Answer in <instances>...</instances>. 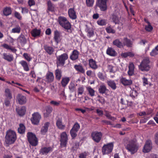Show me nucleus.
Returning <instances> with one entry per match:
<instances>
[{"label": "nucleus", "mask_w": 158, "mask_h": 158, "mask_svg": "<svg viewBox=\"0 0 158 158\" xmlns=\"http://www.w3.org/2000/svg\"><path fill=\"white\" fill-rule=\"evenodd\" d=\"M126 148L130 152L131 154L136 153L138 150V146L136 142L133 140H129L125 144Z\"/></svg>", "instance_id": "obj_1"}, {"label": "nucleus", "mask_w": 158, "mask_h": 158, "mask_svg": "<svg viewBox=\"0 0 158 158\" xmlns=\"http://www.w3.org/2000/svg\"><path fill=\"white\" fill-rule=\"evenodd\" d=\"M16 136L15 131L12 130H9L7 131L5 136V141L7 144L13 143L15 140Z\"/></svg>", "instance_id": "obj_2"}, {"label": "nucleus", "mask_w": 158, "mask_h": 158, "mask_svg": "<svg viewBox=\"0 0 158 158\" xmlns=\"http://www.w3.org/2000/svg\"><path fill=\"white\" fill-rule=\"evenodd\" d=\"M149 59L148 58H146L142 60L139 66V69L143 72L148 71L150 68L149 65Z\"/></svg>", "instance_id": "obj_3"}, {"label": "nucleus", "mask_w": 158, "mask_h": 158, "mask_svg": "<svg viewBox=\"0 0 158 158\" xmlns=\"http://www.w3.org/2000/svg\"><path fill=\"white\" fill-rule=\"evenodd\" d=\"M58 22L61 27L66 29L69 30L71 27L70 23L65 17L59 16L58 19Z\"/></svg>", "instance_id": "obj_4"}, {"label": "nucleus", "mask_w": 158, "mask_h": 158, "mask_svg": "<svg viewBox=\"0 0 158 158\" xmlns=\"http://www.w3.org/2000/svg\"><path fill=\"white\" fill-rule=\"evenodd\" d=\"M28 140L30 144L33 146H36L38 144V140L35 134L28 132L27 134Z\"/></svg>", "instance_id": "obj_5"}, {"label": "nucleus", "mask_w": 158, "mask_h": 158, "mask_svg": "<svg viewBox=\"0 0 158 158\" xmlns=\"http://www.w3.org/2000/svg\"><path fill=\"white\" fill-rule=\"evenodd\" d=\"M114 147V143L111 142L104 144L102 148V152L103 155L108 154L112 151Z\"/></svg>", "instance_id": "obj_6"}, {"label": "nucleus", "mask_w": 158, "mask_h": 158, "mask_svg": "<svg viewBox=\"0 0 158 158\" xmlns=\"http://www.w3.org/2000/svg\"><path fill=\"white\" fill-rule=\"evenodd\" d=\"M68 55L66 53H64L57 57L56 64L57 67L64 66L65 63V61L68 59Z\"/></svg>", "instance_id": "obj_7"}, {"label": "nucleus", "mask_w": 158, "mask_h": 158, "mask_svg": "<svg viewBox=\"0 0 158 158\" xmlns=\"http://www.w3.org/2000/svg\"><path fill=\"white\" fill-rule=\"evenodd\" d=\"M68 137L66 132H62L60 135V147L61 148L65 147L66 146L68 142Z\"/></svg>", "instance_id": "obj_8"}, {"label": "nucleus", "mask_w": 158, "mask_h": 158, "mask_svg": "<svg viewBox=\"0 0 158 158\" xmlns=\"http://www.w3.org/2000/svg\"><path fill=\"white\" fill-rule=\"evenodd\" d=\"M108 0H98L96 5L99 7L102 11H105L107 9V2Z\"/></svg>", "instance_id": "obj_9"}, {"label": "nucleus", "mask_w": 158, "mask_h": 158, "mask_svg": "<svg viewBox=\"0 0 158 158\" xmlns=\"http://www.w3.org/2000/svg\"><path fill=\"white\" fill-rule=\"evenodd\" d=\"M41 118V115L38 112H35L32 114V117L31 120L32 124L37 125Z\"/></svg>", "instance_id": "obj_10"}, {"label": "nucleus", "mask_w": 158, "mask_h": 158, "mask_svg": "<svg viewBox=\"0 0 158 158\" xmlns=\"http://www.w3.org/2000/svg\"><path fill=\"white\" fill-rule=\"evenodd\" d=\"M91 136L92 139L96 143H98L101 139L102 134L101 132L95 131L92 132Z\"/></svg>", "instance_id": "obj_11"}, {"label": "nucleus", "mask_w": 158, "mask_h": 158, "mask_svg": "<svg viewBox=\"0 0 158 158\" xmlns=\"http://www.w3.org/2000/svg\"><path fill=\"white\" fill-rule=\"evenodd\" d=\"M152 148V143L150 140H147L145 143V145L143 149L144 152H149Z\"/></svg>", "instance_id": "obj_12"}, {"label": "nucleus", "mask_w": 158, "mask_h": 158, "mask_svg": "<svg viewBox=\"0 0 158 158\" xmlns=\"http://www.w3.org/2000/svg\"><path fill=\"white\" fill-rule=\"evenodd\" d=\"M28 38H26L25 36L21 34L17 39V41L18 43L22 46H24L27 43Z\"/></svg>", "instance_id": "obj_13"}, {"label": "nucleus", "mask_w": 158, "mask_h": 158, "mask_svg": "<svg viewBox=\"0 0 158 158\" xmlns=\"http://www.w3.org/2000/svg\"><path fill=\"white\" fill-rule=\"evenodd\" d=\"M54 77L53 73L48 71L46 75L45 81L47 83H52L54 81Z\"/></svg>", "instance_id": "obj_14"}, {"label": "nucleus", "mask_w": 158, "mask_h": 158, "mask_svg": "<svg viewBox=\"0 0 158 158\" xmlns=\"http://www.w3.org/2000/svg\"><path fill=\"white\" fill-rule=\"evenodd\" d=\"M133 44V42L131 40L127 37H125L123 39V48L125 46H126L128 48H131L132 47Z\"/></svg>", "instance_id": "obj_15"}, {"label": "nucleus", "mask_w": 158, "mask_h": 158, "mask_svg": "<svg viewBox=\"0 0 158 158\" xmlns=\"http://www.w3.org/2000/svg\"><path fill=\"white\" fill-rule=\"evenodd\" d=\"M16 98L19 103L20 105L24 104L27 102L26 97L21 94H18Z\"/></svg>", "instance_id": "obj_16"}, {"label": "nucleus", "mask_w": 158, "mask_h": 158, "mask_svg": "<svg viewBox=\"0 0 158 158\" xmlns=\"http://www.w3.org/2000/svg\"><path fill=\"white\" fill-rule=\"evenodd\" d=\"M47 12L49 14V11L52 12H54L55 10V6L51 2L50 0H48L47 2Z\"/></svg>", "instance_id": "obj_17"}, {"label": "nucleus", "mask_w": 158, "mask_h": 158, "mask_svg": "<svg viewBox=\"0 0 158 158\" xmlns=\"http://www.w3.org/2000/svg\"><path fill=\"white\" fill-rule=\"evenodd\" d=\"M106 53L107 55L111 56H116L117 53L115 50L111 47H108L106 51Z\"/></svg>", "instance_id": "obj_18"}, {"label": "nucleus", "mask_w": 158, "mask_h": 158, "mask_svg": "<svg viewBox=\"0 0 158 158\" xmlns=\"http://www.w3.org/2000/svg\"><path fill=\"white\" fill-rule=\"evenodd\" d=\"M43 47L45 51L48 54L51 55L53 54L54 51V49L52 47L45 44L44 46Z\"/></svg>", "instance_id": "obj_19"}, {"label": "nucleus", "mask_w": 158, "mask_h": 158, "mask_svg": "<svg viewBox=\"0 0 158 158\" xmlns=\"http://www.w3.org/2000/svg\"><path fill=\"white\" fill-rule=\"evenodd\" d=\"M121 83L124 86L129 85L132 83V81L131 79H127L126 78L122 77L120 79Z\"/></svg>", "instance_id": "obj_20"}, {"label": "nucleus", "mask_w": 158, "mask_h": 158, "mask_svg": "<svg viewBox=\"0 0 158 158\" xmlns=\"http://www.w3.org/2000/svg\"><path fill=\"white\" fill-rule=\"evenodd\" d=\"M68 14L69 17L72 19L77 18L76 13L73 8H70L68 10Z\"/></svg>", "instance_id": "obj_21"}, {"label": "nucleus", "mask_w": 158, "mask_h": 158, "mask_svg": "<svg viewBox=\"0 0 158 158\" xmlns=\"http://www.w3.org/2000/svg\"><path fill=\"white\" fill-rule=\"evenodd\" d=\"M60 33L57 30L55 31L54 32V39L55 42L58 43L60 41Z\"/></svg>", "instance_id": "obj_22"}, {"label": "nucleus", "mask_w": 158, "mask_h": 158, "mask_svg": "<svg viewBox=\"0 0 158 158\" xmlns=\"http://www.w3.org/2000/svg\"><path fill=\"white\" fill-rule=\"evenodd\" d=\"M56 125L58 128L61 130H64L65 127V125L63 124L61 118H59L57 120Z\"/></svg>", "instance_id": "obj_23"}, {"label": "nucleus", "mask_w": 158, "mask_h": 158, "mask_svg": "<svg viewBox=\"0 0 158 158\" xmlns=\"http://www.w3.org/2000/svg\"><path fill=\"white\" fill-rule=\"evenodd\" d=\"M52 148L51 147H43L42 148L40 151V152L43 155L47 154L50 151H52Z\"/></svg>", "instance_id": "obj_24"}, {"label": "nucleus", "mask_w": 158, "mask_h": 158, "mask_svg": "<svg viewBox=\"0 0 158 158\" xmlns=\"http://www.w3.org/2000/svg\"><path fill=\"white\" fill-rule=\"evenodd\" d=\"M89 67L92 69L95 70L98 69V65L96 64L95 60L93 59H90L89 60Z\"/></svg>", "instance_id": "obj_25"}, {"label": "nucleus", "mask_w": 158, "mask_h": 158, "mask_svg": "<svg viewBox=\"0 0 158 158\" xmlns=\"http://www.w3.org/2000/svg\"><path fill=\"white\" fill-rule=\"evenodd\" d=\"M2 55L3 58L8 62H10L13 60V57L12 55L4 53Z\"/></svg>", "instance_id": "obj_26"}, {"label": "nucleus", "mask_w": 158, "mask_h": 158, "mask_svg": "<svg viewBox=\"0 0 158 158\" xmlns=\"http://www.w3.org/2000/svg\"><path fill=\"white\" fill-rule=\"evenodd\" d=\"M70 78L69 77H62L61 82L62 86L65 87L70 81Z\"/></svg>", "instance_id": "obj_27"}, {"label": "nucleus", "mask_w": 158, "mask_h": 158, "mask_svg": "<svg viewBox=\"0 0 158 158\" xmlns=\"http://www.w3.org/2000/svg\"><path fill=\"white\" fill-rule=\"evenodd\" d=\"M113 44L118 48H123V42L120 41L119 39H117L114 40L113 42Z\"/></svg>", "instance_id": "obj_28"}, {"label": "nucleus", "mask_w": 158, "mask_h": 158, "mask_svg": "<svg viewBox=\"0 0 158 158\" xmlns=\"http://www.w3.org/2000/svg\"><path fill=\"white\" fill-rule=\"evenodd\" d=\"M62 72L61 70L59 69H57L55 71V77L56 79L60 81L62 77Z\"/></svg>", "instance_id": "obj_29"}, {"label": "nucleus", "mask_w": 158, "mask_h": 158, "mask_svg": "<svg viewBox=\"0 0 158 158\" xmlns=\"http://www.w3.org/2000/svg\"><path fill=\"white\" fill-rule=\"evenodd\" d=\"M85 31L87 33V36L89 38L93 36L94 35V31L92 28L89 27L87 25H86Z\"/></svg>", "instance_id": "obj_30"}, {"label": "nucleus", "mask_w": 158, "mask_h": 158, "mask_svg": "<svg viewBox=\"0 0 158 158\" xmlns=\"http://www.w3.org/2000/svg\"><path fill=\"white\" fill-rule=\"evenodd\" d=\"M49 124L50 123H49L46 122L45 123L44 126L42 127L41 132L42 134H45L47 131Z\"/></svg>", "instance_id": "obj_31"}, {"label": "nucleus", "mask_w": 158, "mask_h": 158, "mask_svg": "<svg viewBox=\"0 0 158 158\" xmlns=\"http://www.w3.org/2000/svg\"><path fill=\"white\" fill-rule=\"evenodd\" d=\"M16 110L19 115L23 116L25 114L26 111V107L23 106L20 108L18 109L17 108Z\"/></svg>", "instance_id": "obj_32"}, {"label": "nucleus", "mask_w": 158, "mask_h": 158, "mask_svg": "<svg viewBox=\"0 0 158 158\" xmlns=\"http://www.w3.org/2000/svg\"><path fill=\"white\" fill-rule=\"evenodd\" d=\"M107 83L108 85L113 90L116 89L117 88L116 84L114 81L111 80L108 81H107Z\"/></svg>", "instance_id": "obj_33"}, {"label": "nucleus", "mask_w": 158, "mask_h": 158, "mask_svg": "<svg viewBox=\"0 0 158 158\" xmlns=\"http://www.w3.org/2000/svg\"><path fill=\"white\" fill-rule=\"evenodd\" d=\"M40 30L34 29L31 31V33L32 36L35 37L40 36Z\"/></svg>", "instance_id": "obj_34"}, {"label": "nucleus", "mask_w": 158, "mask_h": 158, "mask_svg": "<svg viewBox=\"0 0 158 158\" xmlns=\"http://www.w3.org/2000/svg\"><path fill=\"white\" fill-rule=\"evenodd\" d=\"M79 53L77 50H74L73 51L72 55L70 56V58L72 60H75L78 58Z\"/></svg>", "instance_id": "obj_35"}, {"label": "nucleus", "mask_w": 158, "mask_h": 158, "mask_svg": "<svg viewBox=\"0 0 158 158\" xmlns=\"http://www.w3.org/2000/svg\"><path fill=\"white\" fill-rule=\"evenodd\" d=\"M99 92L100 94H105L107 91H109L107 89L106 86L104 85H102L100 86L98 88Z\"/></svg>", "instance_id": "obj_36"}, {"label": "nucleus", "mask_w": 158, "mask_h": 158, "mask_svg": "<svg viewBox=\"0 0 158 158\" xmlns=\"http://www.w3.org/2000/svg\"><path fill=\"white\" fill-rule=\"evenodd\" d=\"M19 63L23 67L24 70L26 71H28L29 70V68L27 62L24 60H22L20 61Z\"/></svg>", "instance_id": "obj_37"}, {"label": "nucleus", "mask_w": 158, "mask_h": 158, "mask_svg": "<svg viewBox=\"0 0 158 158\" xmlns=\"http://www.w3.org/2000/svg\"><path fill=\"white\" fill-rule=\"evenodd\" d=\"M74 68L77 71L79 72L82 73H85V70L82 66L81 65H75L74 66Z\"/></svg>", "instance_id": "obj_38"}, {"label": "nucleus", "mask_w": 158, "mask_h": 158, "mask_svg": "<svg viewBox=\"0 0 158 158\" xmlns=\"http://www.w3.org/2000/svg\"><path fill=\"white\" fill-rule=\"evenodd\" d=\"M19 127L18 128V132L20 134H23L25 131V127L23 124H20Z\"/></svg>", "instance_id": "obj_39"}, {"label": "nucleus", "mask_w": 158, "mask_h": 158, "mask_svg": "<svg viewBox=\"0 0 158 158\" xmlns=\"http://www.w3.org/2000/svg\"><path fill=\"white\" fill-rule=\"evenodd\" d=\"M110 19L115 24L118 23L119 21L118 19V17L116 15L114 14L112 15L111 16Z\"/></svg>", "instance_id": "obj_40"}, {"label": "nucleus", "mask_w": 158, "mask_h": 158, "mask_svg": "<svg viewBox=\"0 0 158 158\" xmlns=\"http://www.w3.org/2000/svg\"><path fill=\"white\" fill-rule=\"evenodd\" d=\"M6 97L9 99H11L12 98V94L10 89H6L5 91Z\"/></svg>", "instance_id": "obj_41"}, {"label": "nucleus", "mask_w": 158, "mask_h": 158, "mask_svg": "<svg viewBox=\"0 0 158 158\" xmlns=\"http://www.w3.org/2000/svg\"><path fill=\"white\" fill-rule=\"evenodd\" d=\"M11 10L9 7L5 8L3 11V13L5 15L7 16L11 14Z\"/></svg>", "instance_id": "obj_42"}, {"label": "nucleus", "mask_w": 158, "mask_h": 158, "mask_svg": "<svg viewBox=\"0 0 158 158\" xmlns=\"http://www.w3.org/2000/svg\"><path fill=\"white\" fill-rule=\"evenodd\" d=\"M21 31V28L19 26H16L11 30V32L13 33H19Z\"/></svg>", "instance_id": "obj_43"}, {"label": "nucleus", "mask_w": 158, "mask_h": 158, "mask_svg": "<svg viewBox=\"0 0 158 158\" xmlns=\"http://www.w3.org/2000/svg\"><path fill=\"white\" fill-rule=\"evenodd\" d=\"M87 89L88 90L89 95L93 97L95 95V91L90 86L88 87L87 88Z\"/></svg>", "instance_id": "obj_44"}, {"label": "nucleus", "mask_w": 158, "mask_h": 158, "mask_svg": "<svg viewBox=\"0 0 158 158\" xmlns=\"http://www.w3.org/2000/svg\"><path fill=\"white\" fill-rule=\"evenodd\" d=\"M98 24L100 26L105 25L106 23V20L105 19H99L97 21Z\"/></svg>", "instance_id": "obj_45"}, {"label": "nucleus", "mask_w": 158, "mask_h": 158, "mask_svg": "<svg viewBox=\"0 0 158 158\" xmlns=\"http://www.w3.org/2000/svg\"><path fill=\"white\" fill-rule=\"evenodd\" d=\"M97 98H98V100L101 104L103 105L105 103L106 101L103 97L98 95L97 96Z\"/></svg>", "instance_id": "obj_46"}, {"label": "nucleus", "mask_w": 158, "mask_h": 158, "mask_svg": "<svg viewBox=\"0 0 158 158\" xmlns=\"http://www.w3.org/2000/svg\"><path fill=\"white\" fill-rule=\"evenodd\" d=\"M106 30L108 33H112L114 34L115 32V30L112 29L110 26L107 27L106 28Z\"/></svg>", "instance_id": "obj_47"}, {"label": "nucleus", "mask_w": 158, "mask_h": 158, "mask_svg": "<svg viewBox=\"0 0 158 158\" xmlns=\"http://www.w3.org/2000/svg\"><path fill=\"white\" fill-rule=\"evenodd\" d=\"M77 131L71 129L70 131V134L72 139L75 138L77 136Z\"/></svg>", "instance_id": "obj_48"}, {"label": "nucleus", "mask_w": 158, "mask_h": 158, "mask_svg": "<svg viewBox=\"0 0 158 158\" xmlns=\"http://www.w3.org/2000/svg\"><path fill=\"white\" fill-rule=\"evenodd\" d=\"M80 128L79 124L77 123H76L73 125L72 129L77 132Z\"/></svg>", "instance_id": "obj_49"}, {"label": "nucleus", "mask_w": 158, "mask_h": 158, "mask_svg": "<svg viewBox=\"0 0 158 158\" xmlns=\"http://www.w3.org/2000/svg\"><path fill=\"white\" fill-rule=\"evenodd\" d=\"M69 89L71 92H73L75 89V84L73 83H71L69 86Z\"/></svg>", "instance_id": "obj_50"}, {"label": "nucleus", "mask_w": 158, "mask_h": 158, "mask_svg": "<svg viewBox=\"0 0 158 158\" xmlns=\"http://www.w3.org/2000/svg\"><path fill=\"white\" fill-rule=\"evenodd\" d=\"M94 1V0H86V3L87 6L89 7L92 6Z\"/></svg>", "instance_id": "obj_51"}, {"label": "nucleus", "mask_w": 158, "mask_h": 158, "mask_svg": "<svg viewBox=\"0 0 158 158\" xmlns=\"http://www.w3.org/2000/svg\"><path fill=\"white\" fill-rule=\"evenodd\" d=\"M157 54H158V50L156 48L153 49L150 52V55L152 56H154Z\"/></svg>", "instance_id": "obj_52"}, {"label": "nucleus", "mask_w": 158, "mask_h": 158, "mask_svg": "<svg viewBox=\"0 0 158 158\" xmlns=\"http://www.w3.org/2000/svg\"><path fill=\"white\" fill-rule=\"evenodd\" d=\"M145 29L147 31H150L152 30L153 27L150 23L149 24H148V25L145 26Z\"/></svg>", "instance_id": "obj_53"}, {"label": "nucleus", "mask_w": 158, "mask_h": 158, "mask_svg": "<svg viewBox=\"0 0 158 158\" xmlns=\"http://www.w3.org/2000/svg\"><path fill=\"white\" fill-rule=\"evenodd\" d=\"M105 115L109 119L113 120L115 118L114 117H112L111 116L110 114L107 111H105Z\"/></svg>", "instance_id": "obj_54"}, {"label": "nucleus", "mask_w": 158, "mask_h": 158, "mask_svg": "<svg viewBox=\"0 0 158 158\" xmlns=\"http://www.w3.org/2000/svg\"><path fill=\"white\" fill-rule=\"evenodd\" d=\"M78 95H82L84 92V88L82 87H80L78 89Z\"/></svg>", "instance_id": "obj_55"}, {"label": "nucleus", "mask_w": 158, "mask_h": 158, "mask_svg": "<svg viewBox=\"0 0 158 158\" xmlns=\"http://www.w3.org/2000/svg\"><path fill=\"white\" fill-rule=\"evenodd\" d=\"M50 103L55 106H59L60 104V102H56L55 101H52L50 102Z\"/></svg>", "instance_id": "obj_56"}, {"label": "nucleus", "mask_w": 158, "mask_h": 158, "mask_svg": "<svg viewBox=\"0 0 158 158\" xmlns=\"http://www.w3.org/2000/svg\"><path fill=\"white\" fill-rule=\"evenodd\" d=\"M96 111L97 113L99 116H102L103 114V111L99 109H97Z\"/></svg>", "instance_id": "obj_57"}, {"label": "nucleus", "mask_w": 158, "mask_h": 158, "mask_svg": "<svg viewBox=\"0 0 158 158\" xmlns=\"http://www.w3.org/2000/svg\"><path fill=\"white\" fill-rule=\"evenodd\" d=\"M15 16L19 19L20 20L22 19V16L20 15V14L17 12H15Z\"/></svg>", "instance_id": "obj_58"}, {"label": "nucleus", "mask_w": 158, "mask_h": 158, "mask_svg": "<svg viewBox=\"0 0 158 158\" xmlns=\"http://www.w3.org/2000/svg\"><path fill=\"white\" fill-rule=\"evenodd\" d=\"M98 76L101 80H104V77L102 73L99 72L98 74Z\"/></svg>", "instance_id": "obj_59"}, {"label": "nucleus", "mask_w": 158, "mask_h": 158, "mask_svg": "<svg viewBox=\"0 0 158 158\" xmlns=\"http://www.w3.org/2000/svg\"><path fill=\"white\" fill-rule=\"evenodd\" d=\"M23 56L25 59H26L28 61H29L31 60V58L28 56V54L27 53H24L23 55Z\"/></svg>", "instance_id": "obj_60"}, {"label": "nucleus", "mask_w": 158, "mask_h": 158, "mask_svg": "<svg viewBox=\"0 0 158 158\" xmlns=\"http://www.w3.org/2000/svg\"><path fill=\"white\" fill-rule=\"evenodd\" d=\"M47 113L48 114H50L52 111V108L50 106H48L46 108Z\"/></svg>", "instance_id": "obj_61"}, {"label": "nucleus", "mask_w": 158, "mask_h": 158, "mask_svg": "<svg viewBox=\"0 0 158 158\" xmlns=\"http://www.w3.org/2000/svg\"><path fill=\"white\" fill-rule=\"evenodd\" d=\"M87 154L85 152L82 153L80 154L79 157V158H86Z\"/></svg>", "instance_id": "obj_62"}, {"label": "nucleus", "mask_w": 158, "mask_h": 158, "mask_svg": "<svg viewBox=\"0 0 158 158\" xmlns=\"http://www.w3.org/2000/svg\"><path fill=\"white\" fill-rule=\"evenodd\" d=\"M28 3L29 5L31 6H32L34 5L35 4V1L34 0H29L28 1Z\"/></svg>", "instance_id": "obj_63"}, {"label": "nucleus", "mask_w": 158, "mask_h": 158, "mask_svg": "<svg viewBox=\"0 0 158 158\" xmlns=\"http://www.w3.org/2000/svg\"><path fill=\"white\" fill-rule=\"evenodd\" d=\"M155 139L156 143L158 145V132L155 134Z\"/></svg>", "instance_id": "obj_64"}]
</instances>
